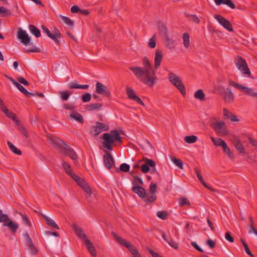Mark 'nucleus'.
<instances>
[{"mask_svg":"<svg viewBox=\"0 0 257 257\" xmlns=\"http://www.w3.org/2000/svg\"><path fill=\"white\" fill-rule=\"evenodd\" d=\"M163 58L162 51L157 50L155 55L154 68L148 57L146 56L143 60V67H131L129 69L138 80L145 85L152 88L158 80L156 70L160 66Z\"/></svg>","mask_w":257,"mask_h":257,"instance_id":"f257e3e1","label":"nucleus"},{"mask_svg":"<svg viewBox=\"0 0 257 257\" xmlns=\"http://www.w3.org/2000/svg\"><path fill=\"white\" fill-rule=\"evenodd\" d=\"M62 165L66 174L68 175L72 179H73L85 192H86L89 195H91L92 194L91 189L86 183L85 181L82 178L76 175L73 172L71 169V166L69 164L66 162H63Z\"/></svg>","mask_w":257,"mask_h":257,"instance_id":"f03ea898","label":"nucleus"},{"mask_svg":"<svg viewBox=\"0 0 257 257\" xmlns=\"http://www.w3.org/2000/svg\"><path fill=\"white\" fill-rule=\"evenodd\" d=\"M102 139L103 140V147L109 151H112V146L115 142L120 144L122 143L119 133L116 130H111L109 133H104Z\"/></svg>","mask_w":257,"mask_h":257,"instance_id":"7ed1b4c3","label":"nucleus"},{"mask_svg":"<svg viewBox=\"0 0 257 257\" xmlns=\"http://www.w3.org/2000/svg\"><path fill=\"white\" fill-rule=\"evenodd\" d=\"M209 123L210 127L218 136L224 137L229 135V130L223 120H219L216 117H213L210 119Z\"/></svg>","mask_w":257,"mask_h":257,"instance_id":"20e7f679","label":"nucleus"},{"mask_svg":"<svg viewBox=\"0 0 257 257\" xmlns=\"http://www.w3.org/2000/svg\"><path fill=\"white\" fill-rule=\"evenodd\" d=\"M234 63L241 73L245 76L251 77V72L244 59L237 55L235 57Z\"/></svg>","mask_w":257,"mask_h":257,"instance_id":"39448f33","label":"nucleus"},{"mask_svg":"<svg viewBox=\"0 0 257 257\" xmlns=\"http://www.w3.org/2000/svg\"><path fill=\"white\" fill-rule=\"evenodd\" d=\"M111 235L119 244L125 246L134 257H141L136 247L129 241L123 239L114 232H111Z\"/></svg>","mask_w":257,"mask_h":257,"instance_id":"423d86ee","label":"nucleus"},{"mask_svg":"<svg viewBox=\"0 0 257 257\" xmlns=\"http://www.w3.org/2000/svg\"><path fill=\"white\" fill-rule=\"evenodd\" d=\"M0 222L3 223V225L8 227L13 233H16L19 228V225L13 222L2 210H0Z\"/></svg>","mask_w":257,"mask_h":257,"instance_id":"0eeeda50","label":"nucleus"},{"mask_svg":"<svg viewBox=\"0 0 257 257\" xmlns=\"http://www.w3.org/2000/svg\"><path fill=\"white\" fill-rule=\"evenodd\" d=\"M216 89L222 96L223 100L226 103H232L234 100V95L228 87L225 88L224 87L219 86Z\"/></svg>","mask_w":257,"mask_h":257,"instance_id":"6e6552de","label":"nucleus"},{"mask_svg":"<svg viewBox=\"0 0 257 257\" xmlns=\"http://www.w3.org/2000/svg\"><path fill=\"white\" fill-rule=\"evenodd\" d=\"M168 79L170 82L177 88L183 95H185L186 89L185 86L178 76L170 72L168 75Z\"/></svg>","mask_w":257,"mask_h":257,"instance_id":"1a4fd4ad","label":"nucleus"},{"mask_svg":"<svg viewBox=\"0 0 257 257\" xmlns=\"http://www.w3.org/2000/svg\"><path fill=\"white\" fill-rule=\"evenodd\" d=\"M228 82L229 85L230 86H233L239 90H241L243 92H244L245 94L257 98V93L254 92V90L252 88L244 86L243 85L237 83L231 79H229Z\"/></svg>","mask_w":257,"mask_h":257,"instance_id":"9d476101","label":"nucleus"},{"mask_svg":"<svg viewBox=\"0 0 257 257\" xmlns=\"http://www.w3.org/2000/svg\"><path fill=\"white\" fill-rule=\"evenodd\" d=\"M109 129L108 125L100 122H96L95 125L92 126L90 133L91 135L96 137L103 131H107Z\"/></svg>","mask_w":257,"mask_h":257,"instance_id":"9b49d317","label":"nucleus"},{"mask_svg":"<svg viewBox=\"0 0 257 257\" xmlns=\"http://www.w3.org/2000/svg\"><path fill=\"white\" fill-rule=\"evenodd\" d=\"M62 155L68 156L73 160L77 159V155L74 150L69 146L65 144L59 151Z\"/></svg>","mask_w":257,"mask_h":257,"instance_id":"f8f14e48","label":"nucleus"},{"mask_svg":"<svg viewBox=\"0 0 257 257\" xmlns=\"http://www.w3.org/2000/svg\"><path fill=\"white\" fill-rule=\"evenodd\" d=\"M24 236L27 243L28 249L30 251L31 254L32 255H36L38 253L39 249L33 242V241L28 232H26L25 233Z\"/></svg>","mask_w":257,"mask_h":257,"instance_id":"ddd939ff","label":"nucleus"},{"mask_svg":"<svg viewBox=\"0 0 257 257\" xmlns=\"http://www.w3.org/2000/svg\"><path fill=\"white\" fill-rule=\"evenodd\" d=\"M47 138L49 143L59 151L65 144L63 141L53 136L48 135Z\"/></svg>","mask_w":257,"mask_h":257,"instance_id":"4468645a","label":"nucleus"},{"mask_svg":"<svg viewBox=\"0 0 257 257\" xmlns=\"http://www.w3.org/2000/svg\"><path fill=\"white\" fill-rule=\"evenodd\" d=\"M214 18L225 29L229 32H232L233 31L232 25L228 20L218 14L215 15Z\"/></svg>","mask_w":257,"mask_h":257,"instance_id":"2eb2a0df","label":"nucleus"},{"mask_svg":"<svg viewBox=\"0 0 257 257\" xmlns=\"http://www.w3.org/2000/svg\"><path fill=\"white\" fill-rule=\"evenodd\" d=\"M95 92L99 94L103 95L107 97L111 95L110 92L107 89L106 86L99 82L96 83Z\"/></svg>","mask_w":257,"mask_h":257,"instance_id":"dca6fc26","label":"nucleus"},{"mask_svg":"<svg viewBox=\"0 0 257 257\" xmlns=\"http://www.w3.org/2000/svg\"><path fill=\"white\" fill-rule=\"evenodd\" d=\"M17 37L25 45H28L30 42V38L26 31L23 30L21 28L18 29Z\"/></svg>","mask_w":257,"mask_h":257,"instance_id":"f3484780","label":"nucleus"},{"mask_svg":"<svg viewBox=\"0 0 257 257\" xmlns=\"http://www.w3.org/2000/svg\"><path fill=\"white\" fill-rule=\"evenodd\" d=\"M145 163L141 165V171L144 173L148 172L150 170V167H155L156 162L151 159L146 158Z\"/></svg>","mask_w":257,"mask_h":257,"instance_id":"a211bd4d","label":"nucleus"},{"mask_svg":"<svg viewBox=\"0 0 257 257\" xmlns=\"http://www.w3.org/2000/svg\"><path fill=\"white\" fill-rule=\"evenodd\" d=\"M104 164L105 167L110 170L112 168V164L114 163V160L110 153L106 152L103 156Z\"/></svg>","mask_w":257,"mask_h":257,"instance_id":"6ab92c4d","label":"nucleus"},{"mask_svg":"<svg viewBox=\"0 0 257 257\" xmlns=\"http://www.w3.org/2000/svg\"><path fill=\"white\" fill-rule=\"evenodd\" d=\"M132 190L134 193L138 194V195L141 198H145L146 196V190L141 186H133Z\"/></svg>","mask_w":257,"mask_h":257,"instance_id":"aec40b11","label":"nucleus"},{"mask_svg":"<svg viewBox=\"0 0 257 257\" xmlns=\"http://www.w3.org/2000/svg\"><path fill=\"white\" fill-rule=\"evenodd\" d=\"M161 234L162 236L164 239V240L166 241L171 246H172L175 249H177L178 248V243L175 240H174L171 237L167 238L166 233L163 231H162Z\"/></svg>","mask_w":257,"mask_h":257,"instance_id":"412c9836","label":"nucleus"},{"mask_svg":"<svg viewBox=\"0 0 257 257\" xmlns=\"http://www.w3.org/2000/svg\"><path fill=\"white\" fill-rule=\"evenodd\" d=\"M84 243L85 244L88 250L90 252V253L93 256H96V251L95 250V248L93 244V243L91 242V241L89 240L88 238H86L85 240H84Z\"/></svg>","mask_w":257,"mask_h":257,"instance_id":"4be33fe9","label":"nucleus"},{"mask_svg":"<svg viewBox=\"0 0 257 257\" xmlns=\"http://www.w3.org/2000/svg\"><path fill=\"white\" fill-rule=\"evenodd\" d=\"M69 117L71 120L74 119L80 123L84 122L83 116L76 110L72 111L71 113L69 114Z\"/></svg>","mask_w":257,"mask_h":257,"instance_id":"5701e85b","label":"nucleus"},{"mask_svg":"<svg viewBox=\"0 0 257 257\" xmlns=\"http://www.w3.org/2000/svg\"><path fill=\"white\" fill-rule=\"evenodd\" d=\"M72 228L78 237H80L82 239H84V240L86 239V238H87L86 235L83 233L82 228L78 227L76 224H73L72 225Z\"/></svg>","mask_w":257,"mask_h":257,"instance_id":"b1692460","label":"nucleus"},{"mask_svg":"<svg viewBox=\"0 0 257 257\" xmlns=\"http://www.w3.org/2000/svg\"><path fill=\"white\" fill-rule=\"evenodd\" d=\"M164 38V45L168 48L169 49H175V41L172 38H170L168 35H167Z\"/></svg>","mask_w":257,"mask_h":257,"instance_id":"393cba45","label":"nucleus"},{"mask_svg":"<svg viewBox=\"0 0 257 257\" xmlns=\"http://www.w3.org/2000/svg\"><path fill=\"white\" fill-rule=\"evenodd\" d=\"M233 143L236 150L238 151V152L239 153H240V154L245 153V151L244 147L242 145V144L241 143L239 139L238 138L235 137L234 138Z\"/></svg>","mask_w":257,"mask_h":257,"instance_id":"a878e982","label":"nucleus"},{"mask_svg":"<svg viewBox=\"0 0 257 257\" xmlns=\"http://www.w3.org/2000/svg\"><path fill=\"white\" fill-rule=\"evenodd\" d=\"M158 29L159 33L162 36L165 37L168 35L167 27L164 23L159 22L158 23Z\"/></svg>","mask_w":257,"mask_h":257,"instance_id":"bb28decb","label":"nucleus"},{"mask_svg":"<svg viewBox=\"0 0 257 257\" xmlns=\"http://www.w3.org/2000/svg\"><path fill=\"white\" fill-rule=\"evenodd\" d=\"M103 106L102 103H95L88 104L85 106V109L87 111H92L94 110H99Z\"/></svg>","mask_w":257,"mask_h":257,"instance_id":"cd10ccee","label":"nucleus"},{"mask_svg":"<svg viewBox=\"0 0 257 257\" xmlns=\"http://www.w3.org/2000/svg\"><path fill=\"white\" fill-rule=\"evenodd\" d=\"M41 28L43 30V32L51 39H52L55 43L57 44H59L60 42L54 36L52 35V34L51 33L49 29L45 26L42 25L41 26Z\"/></svg>","mask_w":257,"mask_h":257,"instance_id":"c85d7f7f","label":"nucleus"},{"mask_svg":"<svg viewBox=\"0 0 257 257\" xmlns=\"http://www.w3.org/2000/svg\"><path fill=\"white\" fill-rule=\"evenodd\" d=\"M211 140L215 146H221L222 147V149L226 145L225 142L220 138H214L213 137H211Z\"/></svg>","mask_w":257,"mask_h":257,"instance_id":"c756f323","label":"nucleus"},{"mask_svg":"<svg viewBox=\"0 0 257 257\" xmlns=\"http://www.w3.org/2000/svg\"><path fill=\"white\" fill-rule=\"evenodd\" d=\"M42 216L46 220L47 225H48L49 226H50L52 227H54L56 229H59L58 225L51 218L47 217V216H46L44 214H42Z\"/></svg>","mask_w":257,"mask_h":257,"instance_id":"7c9ffc66","label":"nucleus"},{"mask_svg":"<svg viewBox=\"0 0 257 257\" xmlns=\"http://www.w3.org/2000/svg\"><path fill=\"white\" fill-rule=\"evenodd\" d=\"M194 96L196 99H199L201 101L205 100V94L202 89L197 90L194 93Z\"/></svg>","mask_w":257,"mask_h":257,"instance_id":"2f4dec72","label":"nucleus"},{"mask_svg":"<svg viewBox=\"0 0 257 257\" xmlns=\"http://www.w3.org/2000/svg\"><path fill=\"white\" fill-rule=\"evenodd\" d=\"M185 16L188 20L195 24H199L200 22L199 18L195 15H191L185 13Z\"/></svg>","mask_w":257,"mask_h":257,"instance_id":"473e14b6","label":"nucleus"},{"mask_svg":"<svg viewBox=\"0 0 257 257\" xmlns=\"http://www.w3.org/2000/svg\"><path fill=\"white\" fill-rule=\"evenodd\" d=\"M29 30L32 34L35 36L36 37L39 38L41 36L40 31L35 26L30 25L29 26Z\"/></svg>","mask_w":257,"mask_h":257,"instance_id":"72a5a7b5","label":"nucleus"},{"mask_svg":"<svg viewBox=\"0 0 257 257\" xmlns=\"http://www.w3.org/2000/svg\"><path fill=\"white\" fill-rule=\"evenodd\" d=\"M133 178L134 179L132 180V184L133 186L143 185V181L140 177L138 176H133Z\"/></svg>","mask_w":257,"mask_h":257,"instance_id":"f704fd0d","label":"nucleus"},{"mask_svg":"<svg viewBox=\"0 0 257 257\" xmlns=\"http://www.w3.org/2000/svg\"><path fill=\"white\" fill-rule=\"evenodd\" d=\"M8 145L9 147L10 150L15 154L18 155H21L22 152L20 150L17 149L11 142L8 141Z\"/></svg>","mask_w":257,"mask_h":257,"instance_id":"c9c22d12","label":"nucleus"},{"mask_svg":"<svg viewBox=\"0 0 257 257\" xmlns=\"http://www.w3.org/2000/svg\"><path fill=\"white\" fill-rule=\"evenodd\" d=\"M182 38L183 40V44L186 48H188L190 45V38L188 33H185L183 34Z\"/></svg>","mask_w":257,"mask_h":257,"instance_id":"e433bc0d","label":"nucleus"},{"mask_svg":"<svg viewBox=\"0 0 257 257\" xmlns=\"http://www.w3.org/2000/svg\"><path fill=\"white\" fill-rule=\"evenodd\" d=\"M184 141L188 144L195 143L197 140V137L194 135L186 136L184 138Z\"/></svg>","mask_w":257,"mask_h":257,"instance_id":"4c0bfd02","label":"nucleus"},{"mask_svg":"<svg viewBox=\"0 0 257 257\" xmlns=\"http://www.w3.org/2000/svg\"><path fill=\"white\" fill-rule=\"evenodd\" d=\"M171 160L172 162L174 163V164L177 166L179 169L183 170V164L182 161L179 159H177L175 157H172Z\"/></svg>","mask_w":257,"mask_h":257,"instance_id":"58836bf2","label":"nucleus"},{"mask_svg":"<svg viewBox=\"0 0 257 257\" xmlns=\"http://www.w3.org/2000/svg\"><path fill=\"white\" fill-rule=\"evenodd\" d=\"M2 110L7 116V117L12 119H14V118L16 116V114L12 111L9 110V109L7 108L6 107L3 108Z\"/></svg>","mask_w":257,"mask_h":257,"instance_id":"ea45409f","label":"nucleus"},{"mask_svg":"<svg viewBox=\"0 0 257 257\" xmlns=\"http://www.w3.org/2000/svg\"><path fill=\"white\" fill-rule=\"evenodd\" d=\"M126 93L127 97L131 99H133V97L136 95L133 89L128 86L126 87Z\"/></svg>","mask_w":257,"mask_h":257,"instance_id":"a19ab883","label":"nucleus"},{"mask_svg":"<svg viewBox=\"0 0 257 257\" xmlns=\"http://www.w3.org/2000/svg\"><path fill=\"white\" fill-rule=\"evenodd\" d=\"M156 195L155 194H152L151 195L147 196L146 195V196L145 197L144 201L146 203H151L152 202H154L156 199Z\"/></svg>","mask_w":257,"mask_h":257,"instance_id":"79ce46f5","label":"nucleus"},{"mask_svg":"<svg viewBox=\"0 0 257 257\" xmlns=\"http://www.w3.org/2000/svg\"><path fill=\"white\" fill-rule=\"evenodd\" d=\"M59 17L61 18L63 21L67 25L73 27L74 26L73 22L68 17L60 15Z\"/></svg>","mask_w":257,"mask_h":257,"instance_id":"37998d69","label":"nucleus"},{"mask_svg":"<svg viewBox=\"0 0 257 257\" xmlns=\"http://www.w3.org/2000/svg\"><path fill=\"white\" fill-rule=\"evenodd\" d=\"M156 46V35L154 34L153 36L151 38L148 42V46L152 49L155 48Z\"/></svg>","mask_w":257,"mask_h":257,"instance_id":"c03bdc74","label":"nucleus"},{"mask_svg":"<svg viewBox=\"0 0 257 257\" xmlns=\"http://www.w3.org/2000/svg\"><path fill=\"white\" fill-rule=\"evenodd\" d=\"M19 214L21 216L22 220L26 225L29 227L32 226L30 220L27 215L22 214V213H19Z\"/></svg>","mask_w":257,"mask_h":257,"instance_id":"a18cd8bd","label":"nucleus"},{"mask_svg":"<svg viewBox=\"0 0 257 257\" xmlns=\"http://www.w3.org/2000/svg\"><path fill=\"white\" fill-rule=\"evenodd\" d=\"M195 172H196V175L197 176V178L198 179H199V180L201 182V184L205 187H207V185L206 184V183L204 182L203 179V177L202 176V175H201L200 174V171L198 170V169L197 168H195Z\"/></svg>","mask_w":257,"mask_h":257,"instance_id":"49530a36","label":"nucleus"},{"mask_svg":"<svg viewBox=\"0 0 257 257\" xmlns=\"http://www.w3.org/2000/svg\"><path fill=\"white\" fill-rule=\"evenodd\" d=\"M240 241L244 246L245 252L250 256L253 257L254 255L250 251L247 243L242 239H240Z\"/></svg>","mask_w":257,"mask_h":257,"instance_id":"de8ad7c7","label":"nucleus"},{"mask_svg":"<svg viewBox=\"0 0 257 257\" xmlns=\"http://www.w3.org/2000/svg\"><path fill=\"white\" fill-rule=\"evenodd\" d=\"M168 213L166 211H159L157 212V216L163 220L167 218Z\"/></svg>","mask_w":257,"mask_h":257,"instance_id":"09e8293b","label":"nucleus"},{"mask_svg":"<svg viewBox=\"0 0 257 257\" xmlns=\"http://www.w3.org/2000/svg\"><path fill=\"white\" fill-rule=\"evenodd\" d=\"M223 152L227 155L228 157L230 159L233 160L234 159V155L232 153V152L230 150L229 148L228 147L227 145L224 146L223 148Z\"/></svg>","mask_w":257,"mask_h":257,"instance_id":"8fccbe9b","label":"nucleus"},{"mask_svg":"<svg viewBox=\"0 0 257 257\" xmlns=\"http://www.w3.org/2000/svg\"><path fill=\"white\" fill-rule=\"evenodd\" d=\"M22 93H23L27 97H30L31 96H34V94L29 92L25 87L22 85L18 89Z\"/></svg>","mask_w":257,"mask_h":257,"instance_id":"3c124183","label":"nucleus"},{"mask_svg":"<svg viewBox=\"0 0 257 257\" xmlns=\"http://www.w3.org/2000/svg\"><path fill=\"white\" fill-rule=\"evenodd\" d=\"M60 94L61 99L63 101H66L69 98L70 93L68 91H65L60 92Z\"/></svg>","mask_w":257,"mask_h":257,"instance_id":"603ef678","label":"nucleus"},{"mask_svg":"<svg viewBox=\"0 0 257 257\" xmlns=\"http://www.w3.org/2000/svg\"><path fill=\"white\" fill-rule=\"evenodd\" d=\"M130 169V167L129 165L126 163H122L120 165L119 170L123 172H129Z\"/></svg>","mask_w":257,"mask_h":257,"instance_id":"864d4df0","label":"nucleus"},{"mask_svg":"<svg viewBox=\"0 0 257 257\" xmlns=\"http://www.w3.org/2000/svg\"><path fill=\"white\" fill-rule=\"evenodd\" d=\"M91 95L89 93H86L81 96L82 101L83 102H88L91 100Z\"/></svg>","mask_w":257,"mask_h":257,"instance_id":"5fc2aeb1","label":"nucleus"},{"mask_svg":"<svg viewBox=\"0 0 257 257\" xmlns=\"http://www.w3.org/2000/svg\"><path fill=\"white\" fill-rule=\"evenodd\" d=\"M249 220L250 224L249 228L248 230V232H249V233H252V231L255 229L254 227V222L252 217L251 216H249Z\"/></svg>","mask_w":257,"mask_h":257,"instance_id":"6e6d98bb","label":"nucleus"},{"mask_svg":"<svg viewBox=\"0 0 257 257\" xmlns=\"http://www.w3.org/2000/svg\"><path fill=\"white\" fill-rule=\"evenodd\" d=\"M19 130L21 132V133L26 138H28L29 137V133L24 125L20 126Z\"/></svg>","mask_w":257,"mask_h":257,"instance_id":"4d7b16f0","label":"nucleus"},{"mask_svg":"<svg viewBox=\"0 0 257 257\" xmlns=\"http://www.w3.org/2000/svg\"><path fill=\"white\" fill-rule=\"evenodd\" d=\"M17 80L19 83H22L25 86H28L29 85V82L23 77H18L17 78Z\"/></svg>","mask_w":257,"mask_h":257,"instance_id":"13d9d810","label":"nucleus"},{"mask_svg":"<svg viewBox=\"0 0 257 257\" xmlns=\"http://www.w3.org/2000/svg\"><path fill=\"white\" fill-rule=\"evenodd\" d=\"M223 4L226 5L230 8L232 9L235 8V5L233 3V2L231 0H224Z\"/></svg>","mask_w":257,"mask_h":257,"instance_id":"bf43d9fd","label":"nucleus"},{"mask_svg":"<svg viewBox=\"0 0 257 257\" xmlns=\"http://www.w3.org/2000/svg\"><path fill=\"white\" fill-rule=\"evenodd\" d=\"M149 191L151 193L154 194L157 191V185L155 183H151L149 187Z\"/></svg>","mask_w":257,"mask_h":257,"instance_id":"052dcab7","label":"nucleus"},{"mask_svg":"<svg viewBox=\"0 0 257 257\" xmlns=\"http://www.w3.org/2000/svg\"><path fill=\"white\" fill-rule=\"evenodd\" d=\"M225 239L230 242H233L234 238L231 235L230 233L229 232H226L225 234Z\"/></svg>","mask_w":257,"mask_h":257,"instance_id":"680f3d73","label":"nucleus"},{"mask_svg":"<svg viewBox=\"0 0 257 257\" xmlns=\"http://www.w3.org/2000/svg\"><path fill=\"white\" fill-rule=\"evenodd\" d=\"M3 13L7 15L11 16V13L10 10L6 9L4 7H0V14Z\"/></svg>","mask_w":257,"mask_h":257,"instance_id":"e2e57ef3","label":"nucleus"},{"mask_svg":"<svg viewBox=\"0 0 257 257\" xmlns=\"http://www.w3.org/2000/svg\"><path fill=\"white\" fill-rule=\"evenodd\" d=\"M52 35L54 36L56 38H61L62 35L61 33H60L59 31L58 30L57 28H55L53 31V34Z\"/></svg>","mask_w":257,"mask_h":257,"instance_id":"0e129e2a","label":"nucleus"},{"mask_svg":"<svg viewBox=\"0 0 257 257\" xmlns=\"http://www.w3.org/2000/svg\"><path fill=\"white\" fill-rule=\"evenodd\" d=\"M189 201L186 198H182L180 199V205L183 206L184 205H190Z\"/></svg>","mask_w":257,"mask_h":257,"instance_id":"69168bd1","label":"nucleus"},{"mask_svg":"<svg viewBox=\"0 0 257 257\" xmlns=\"http://www.w3.org/2000/svg\"><path fill=\"white\" fill-rule=\"evenodd\" d=\"M68 86L70 89H79L80 84L72 82L69 83Z\"/></svg>","mask_w":257,"mask_h":257,"instance_id":"338daca9","label":"nucleus"},{"mask_svg":"<svg viewBox=\"0 0 257 257\" xmlns=\"http://www.w3.org/2000/svg\"><path fill=\"white\" fill-rule=\"evenodd\" d=\"M248 141L249 143L254 147H256L257 148V140H254V139L249 137L248 138Z\"/></svg>","mask_w":257,"mask_h":257,"instance_id":"774afa93","label":"nucleus"}]
</instances>
